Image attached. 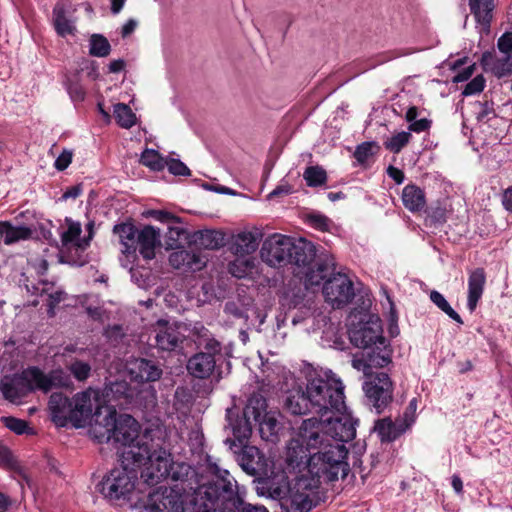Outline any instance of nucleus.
Here are the masks:
<instances>
[{
    "instance_id": "nucleus-63",
    "label": "nucleus",
    "mask_w": 512,
    "mask_h": 512,
    "mask_svg": "<svg viewBox=\"0 0 512 512\" xmlns=\"http://www.w3.org/2000/svg\"><path fill=\"white\" fill-rule=\"evenodd\" d=\"M387 174L397 184L403 183V181L405 179V175H404L403 171L394 166H391V165L387 168Z\"/></svg>"
},
{
    "instance_id": "nucleus-7",
    "label": "nucleus",
    "mask_w": 512,
    "mask_h": 512,
    "mask_svg": "<svg viewBox=\"0 0 512 512\" xmlns=\"http://www.w3.org/2000/svg\"><path fill=\"white\" fill-rule=\"evenodd\" d=\"M311 449L319 450V446H312L308 443V441H304L301 435V427L299 428V432L296 438L290 440L287 445V453H286V463L289 468L293 470H298L301 474L295 478V480L289 484L287 487H275L271 488L270 496L273 499H277L280 501L281 507L285 512H292L289 510V507L285 505V500L291 494V490L294 487L296 481L303 477H312V474L309 472V461L312 455Z\"/></svg>"
},
{
    "instance_id": "nucleus-10",
    "label": "nucleus",
    "mask_w": 512,
    "mask_h": 512,
    "mask_svg": "<svg viewBox=\"0 0 512 512\" xmlns=\"http://www.w3.org/2000/svg\"><path fill=\"white\" fill-rule=\"evenodd\" d=\"M393 382L385 372L369 374L363 382L366 404L377 414L383 413L393 401Z\"/></svg>"
},
{
    "instance_id": "nucleus-32",
    "label": "nucleus",
    "mask_w": 512,
    "mask_h": 512,
    "mask_svg": "<svg viewBox=\"0 0 512 512\" xmlns=\"http://www.w3.org/2000/svg\"><path fill=\"white\" fill-rule=\"evenodd\" d=\"M486 277L482 268H477L470 273L468 279V298L467 306L470 311H474L478 301L482 297Z\"/></svg>"
},
{
    "instance_id": "nucleus-13",
    "label": "nucleus",
    "mask_w": 512,
    "mask_h": 512,
    "mask_svg": "<svg viewBox=\"0 0 512 512\" xmlns=\"http://www.w3.org/2000/svg\"><path fill=\"white\" fill-rule=\"evenodd\" d=\"M189 324L158 320L152 327L155 345L162 351H175L186 339Z\"/></svg>"
},
{
    "instance_id": "nucleus-34",
    "label": "nucleus",
    "mask_w": 512,
    "mask_h": 512,
    "mask_svg": "<svg viewBox=\"0 0 512 512\" xmlns=\"http://www.w3.org/2000/svg\"><path fill=\"white\" fill-rule=\"evenodd\" d=\"M412 423L413 419H411L407 424L397 426L390 420V418H383L375 422L374 431L382 442H391L404 433Z\"/></svg>"
},
{
    "instance_id": "nucleus-41",
    "label": "nucleus",
    "mask_w": 512,
    "mask_h": 512,
    "mask_svg": "<svg viewBox=\"0 0 512 512\" xmlns=\"http://www.w3.org/2000/svg\"><path fill=\"white\" fill-rule=\"evenodd\" d=\"M111 52V45L102 34H92L89 39V54L94 57H107Z\"/></svg>"
},
{
    "instance_id": "nucleus-30",
    "label": "nucleus",
    "mask_w": 512,
    "mask_h": 512,
    "mask_svg": "<svg viewBox=\"0 0 512 512\" xmlns=\"http://www.w3.org/2000/svg\"><path fill=\"white\" fill-rule=\"evenodd\" d=\"M229 273L236 278L253 279L259 274V262L255 257L238 256L228 266Z\"/></svg>"
},
{
    "instance_id": "nucleus-60",
    "label": "nucleus",
    "mask_w": 512,
    "mask_h": 512,
    "mask_svg": "<svg viewBox=\"0 0 512 512\" xmlns=\"http://www.w3.org/2000/svg\"><path fill=\"white\" fill-rule=\"evenodd\" d=\"M311 224L321 230H327L329 227L330 220L321 214H314L310 216Z\"/></svg>"
},
{
    "instance_id": "nucleus-31",
    "label": "nucleus",
    "mask_w": 512,
    "mask_h": 512,
    "mask_svg": "<svg viewBox=\"0 0 512 512\" xmlns=\"http://www.w3.org/2000/svg\"><path fill=\"white\" fill-rule=\"evenodd\" d=\"M258 232L242 231L233 237L232 251L238 256H246L255 252L259 246Z\"/></svg>"
},
{
    "instance_id": "nucleus-3",
    "label": "nucleus",
    "mask_w": 512,
    "mask_h": 512,
    "mask_svg": "<svg viewBox=\"0 0 512 512\" xmlns=\"http://www.w3.org/2000/svg\"><path fill=\"white\" fill-rule=\"evenodd\" d=\"M214 484L203 486L195 498V512H269L264 506L246 503L227 470L216 471Z\"/></svg>"
},
{
    "instance_id": "nucleus-40",
    "label": "nucleus",
    "mask_w": 512,
    "mask_h": 512,
    "mask_svg": "<svg viewBox=\"0 0 512 512\" xmlns=\"http://www.w3.org/2000/svg\"><path fill=\"white\" fill-rule=\"evenodd\" d=\"M53 23L58 35L65 37L73 35L76 27L71 20L66 17L63 5L57 4L53 9Z\"/></svg>"
},
{
    "instance_id": "nucleus-57",
    "label": "nucleus",
    "mask_w": 512,
    "mask_h": 512,
    "mask_svg": "<svg viewBox=\"0 0 512 512\" xmlns=\"http://www.w3.org/2000/svg\"><path fill=\"white\" fill-rule=\"evenodd\" d=\"M292 186L288 182L282 181L275 189L268 194V199H273L279 196L289 195L292 193Z\"/></svg>"
},
{
    "instance_id": "nucleus-46",
    "label": "nucleus",
    "mask_w": 512,
    "mask_h": 512,
    "mask_svg": "<svg viewBox=\"0 0 512 512\" xmlns=\"http://www.w3.org/2000/svg\"><path fill=\"white\" fill-rule=\"evenodd\" d=\"M70 374L78 381L85 382L91 375V365L82 360H74L67 366Z\"/></svg>"
},
{
    "instance_id": "nucleus-56",
    "label": "nucleus",
    "mask_w": 512,
    "mask_h": 512,
    "mask_svg": "<svg viewBox=\"0 0 512 512\" xmlns=\"http://www.w3.org/2000/svg\"><path fill=\"white\" fill-rule=\"evenodd\" d=\"M49 302H48V314L49 316L55 315V307L66 298V293L62 290H57L49 294Z\"/></svg>"
},
{
    "instance_id": "nucleus-15",
    "label": "nucleus",
    "mask_w": 512,
    "mask_h": 512,
    "mask_svg": "<svg viewBox=\"0 0 512 512\" xmlns=\"http://www.w3.org/2000/svg\"><path fill=\"white\" fill-rule=\"evenodd\" d=\"M76 413L74 418H80L82 425L86 423L91 416H96L97 420H103V409L105 410L104 398L100 389L92 387L82 392H78L73 396Z\"/></svg>"
},
{
    "instance_id": "nucleus-20",
    "label": "nucleus",
    "mask_w": 512,
    "mask_h": 512,
    "mask_svg": "<svg viewBox=\"0 0 512 512\" xmlns=\"http://www.w3.org/2000/svg\"><path fill=\"white\" fill-rule=\"evenodd\" d=\"M36 375L38 380V390L44 393L49 392L53 388L73 387L70 375L62 368L53 369L49 373H44L40 368L36 367Z\"/></svg>"
},
{
    "instance_id": "nucleus-6",
    "label": "nucleus",
    "mask_w": 512,
    "mask_h": 512,
    "mask_svg": "<svg viewBox=\"0 0 512 512\" xmlns=\"http://www.w3.org/2000/svg\"><path fill=\"white\" fill-rule=\"evenodd\" d=\"M305 395L314 413L324 417L329 412L346 409L344 385L331 371L311 375L306 384Z\"/></svg>"
},
{
    "instance_id": "nucleus-26",
    "label": "nucleus",
    "mask_w": 512,
    "mask_h": 512,
    "mask_svg": "<svg viewBox=\"0 0 512 512\" xmlns=\"http://www.w3.org/2000/svg\"><path fill=\"white\" fill-rule=\"evenodd\" d=\"M113 232L118 235L121 252L128 258L134 260L137 252V234L138 229L131 223L117 224L113 228Z\"/></svg>"
},
{
    "instance_id": "nucleus-18",
    "label": "nucleus",
    "mask_w": 512,
    "mask_h": 512,
    "mask_svg": "<svg viewBox=\"0 0 512 512\" xmlns=\"http://www.w3.org/2000/svg\"><path fill=\"white\" fill-rule=\"evenodd\" d=\"M189 333L194 343L200 349L199 352L210 353L211 356L220 358L222 356V343L215 338L213 333L201 322L189 324Z\"/></svg>"
},
{
    "instance_id": "nucleus-33",
    "label": "nucleus",
    "mask_w": 512,
    "mask_h": 512,
    "mask_svg": "<svg viewBox=\"0 0 512 512\" xmlns=\"http://www.w3.org/2000/svg\"><path fill=\"white\" fill-rule=\"evenodd\" d=\"M404 207L412 213L421 212L426 206L425 192L415 184H408L402 190Z\"/></svg>"
},
{
    "instance_id": "nucleus-35",
    "label": "nucleus",
    "mask_w": 512,
    "mask_h": 512,
    "mask_svg": "<svg viewBox=\"0 0 512 512\" xmlns=\"http://www.w3.org/2000/svg\"><path fill=\"white\" fill-rule=\"evenodd\" d=\"M193 241L200 248L215 250L225 245L224 234L216 230L198 231L193 236Z\"/></svg>"
},
{
    "instance_id": "nucleus-5",
    "label": "nucleus",
    "mask_w": 512,
    "mask_h": 512,
    "mask_svg": "<svg viewBox=\"0 0 512 512\" xmlns=\"http://www.w3.org/2000/svg\"><path fill=\"white\" fill-rule=\"evenodd\" d=\"M145 447H131L120 454V465L113 468L99 484L101 494L111 502L130 501L136 489L138 469L146 466Z\"/></svg>"
},
{
    "instance_id": "nucleus-23",
    "label": "nucleus",
    "mask_w": 512,
    "mask_h": 512,
    "mask_svg": "<svg viewBox=\"0 0 512 512\" xmlns=\"http://www.w3.org/2000/svg\"><path fill=\"white\" fill-rule=\"evenodd\" d=\"M136 245L144 259L151 260L155 258V249L160 246V230L151 225L138 230Z\"/></svg>"
},
{
    "instance_id": "nucleus-51",
    "label": "nucleus",
    "mask_w": 512,
    "mask_h": 512,
    "mask_svg": "<svg viewBox=\"0 0 512 512\" xmlns=\"http://www.w3.org/2000/svg\"><path fill=\"white\" fill-rule=\"evenodd\" d=\"M374 146L373 142H363L358 145L354 152L355 159L361 164L365 163L373 155L372 150Z\"/></svg>"
},
{
    "instance_id": "nucleus-28",
    "label": "nucleus",
    "mask_w": 512,
    "mask_h": 512,
    "mask_svg": "<svg viewBox=\"0 0 512 512\" xmlns=\"http://www.w3.org/2000/svg\"><path fill=\"white\" fill-rule=\"evenodd\" d=\"M169 263L175 269L183 271H200L206 261L194 252L188 250L174 251L169 256Z\"/></svg>"
},
{
    "instance_id": "nucleus-17",
    "label": "nucleus",
    "mask_w": 512,
    "mask_h": 512,
    "mask_svg": "<svg viewBox=\"0 0 512 512\" xmlns=\"http://www.w3.org/2000/svg\"><path fill=\"white\" fill-rule=\"evenodd\" d=\"M49 410L52 421L59 427L72 423L75 427L83 426L80 418H74L76 413L73 398L70 399L62 393H53L49 398Z\"/></svg>"
},
{
    "instance_id": "nucleus-4",
    "label": "nucleus",
    "mask_w": 512,
    "mask_h": 512,
    "mask_svg": "<svg viewBox=\"0 0 512 512\" xmlns=\"http://www.w3.org/2000/svg\"><path fill=\"white\" fill-rule=\"evenodd\" d=\"M158 429L161 428L157 427L155 429L146 430L142 438L135 443L140 433L139 423L128 414L117 415L116 409L107 408L106 414L103 416V420H97L94 422L90 431L98 442L108 443L113 441L114 443L123 446V451L136 446L145 447L147 453L143 450L142 452L145 454V460H147V456H149V454L154 450V447L151 445V438L155 437L154 435L147 437V435L154 433V431Z\"/></svg>"
},
{
    "instance_id": "nucleus-45",
    "label": "nucleus",
    "mask_w": 512,
    "mask_h": 512,
    "mask_svg": "<svg viewBox=\"0 0 512 512\" xmlns=\"http://www.w3.org/2000/svg\"><path fill=\"white\" fill-rule=\"evenodd\" d=\"M430 300L444 313H446L451 319L459 324H463L460 315L450 306L445 297L438 291H431Z\"/></svg>"
},
{
    "instance_id": "nucleus-16",
    "label": "nucleus",
    "mask_w": 512,
    "mask_h": 512,
    "mask_svg": "<svg viewBox=\"0 0 512 512\" xmlns=\"http://www.w3.org/2000/svg\"><path fill=\"white\" fill-rule=\"evenodd\" d=\"M323 294L333 308H342L355 296L353 282L345 274L334 273L324 283Z\"/></svg>"
},
{
    "instance_id": "nucleus-12",
    "label": "nucleus",
    "mask_w": 512,
    "mask_h": 512,
    "mask_svg": "<svg viewBox=\"0 0 512 512\" xmlns=\"http://www.w3.org/2000/svg\"><path fill=\"white\" fill-rule=\"evenodd\" d=\"M135 508H143L146 512H184V501L175 489L159 487L148 493L147 500L136 503Z\"/></svg>"
},
{
    "instance_id": "nucleus-36",
    "label": "nucleus",
    "mask_w": 512,
    "mask_h": 512,
    "mask_svg": "<svg viewBox=\"0 0 512 512\" xmlns=\"http://www.w3.org/2000/svg\"><path fill=\"white\" fill-rule=\"evenodd\" d=\"M32 235V230L27 226H13L9 222H0V236L6 245H11L20 240H26Z\"/></svg>"
},
{
    "instance_id": "nucleus-14",
    "label": "nucleus",
    "mask_w": 512,
    "mask_h": 512,
    "mask_svg": "<svg viewBox=\"0 0 512 512\" xmlns=\"http://www.w3.org/2000/svg\"><path fill=\"white\" fill-rule=\"evenodd\" d=\"M291 251H293V238L274 233L264 240L260 256L271 267L283 266L291 261Z\"/></svg>"
},
{
    "instance_id": "nucleus-25",
    "label": "nucleus",
    "mask_w": 512,
    "mask_h": 512,
    "mask_svg": "<svg viewBox=\"0 0 512 512\" xmlns=\"http://www.w3.org/2000/svg\"><path fill=\"white\" fill-rule=\"evenodd\" d=\"M351 342L359 348L367 349L377 344H384L380 327L362 326L349 332Z\"/></svg>"
},
{
    "instance_id": "nucleus-22",
    "label": "nucleus",
    "mask_w": 512,
    "mask_h": 512,
    "mask_svg": "<svg viewBox=\"0 0 512 512\" xmlns=\"http://www.w3.org/2000/svg\"><path fill=\"white\" fill-rule=\"evenodd\" d=\"M217 359L210 353L197 352L189 358L187 371L194 378L206 379L214 372Z\"/></svg>"
},
{
    "instance_id": "nucleus-2",
    "label": "nucleus",
    "mask_w": 512,
    "mask_h": 512,
    "mask_svg": "<svg viewBox=\"0 0 512 512\" xmlns=\"http://www.w3.org/2000/svg\"><path fill=\"white\" fill-rule=\"evenodd\" d=\"M151 445L154 450L149 454L146 466L141 472L143 484L152 487L159 484L162 480L170 478L178 483L179 489L184 493L193 492L192 503L195 506L197 492L203 486L214 484L215 481L202 483L203 477L199 475L196 469L185 462H173L171 454L165 447V431L158 429L152 433ZM151 436L148 434L147 437Z\"/></svg>"
},
{
    "instance_id": "nucleus-27",
    "label": "nucleus",
    "mask_w": 512,
    "mask_h": 512,
    "mask_svg": "<svg viewBox=\"0 0 512 512\" xmlns=\"http://www.w3.org/2000/svg\"><path fill=\"white\" fill-rule=\"evenodd\" d=\"M481 65L485 71H490L498 78L512 73V55L498 57L495 52H484Z\"/></svg>"
},
{
    "instance_id": "nucleus-64",
    "label": "nucleus",
    "mask_w": 512,
    "mask_h": 512,
    "mask_svg": "<svg viewBox=\"0 0 512 512\" xmlns=\"http://www.w3.org/2000/svg\"><path fill=\"white\" fill-rule=\"evenodd\" d=\"M502 204L507 211L512 212V185L503 191Z\"/></svg>"
},
{
    "instance_id": "nucleus-21",
    "label": "nucleus",
    "mask_w": 512,
    "mask_h": 512,
    "mask_svg": "<svg viewBox=\"0 0 512 512\" xmlns=\"http://www.w3.org/2000/svg\"><path fill=\"white\" fill-rule=\"evenodd\" d=\"M468 5L480 33H489L496 8L495 0H468Z\"/></svg>"
},
{
    "instance_id": "nucleus-19",
    "label": "nucleus",
    "mask_w": 512,
    "mask_h": 512,
    "mask_svg": "<svg viewBox=\"0 0 512 512\" xmlns=\"http://www.w3.org/2000/svg\"><path fill=\"white\" fill-rule=\"evenodd\" d=\"M104 398L105 410L107 408H114L115 406H123L128 404L133 398V391L128 382L114 381L111 382L101 390Z\"/></svg>"
},
{
    "instance_id": "nucleus-54",
    "label": "nucleus",
    "mask_w": 512,
    "mask_h": 512,
    "mask_svg": "<svg viewBox=\"0 0 512 512\" xmlns=\"http://www.w3.org/2000/svg\"><path fill=\"white\" fill-rule=\"evenodd\" d=\"M351 364L354 369H356L357 371H362L364 373V376L366 378L365 380H368L369 374H376V372L372 370V366H370L368 358L364 359L353 357Z\"/></svg>"
},
{
    "instance_id": "nucleus-53",
    "label": "nucleus",
    "mask_w": 512,
    "mask_h": 512,
    "mask_svg": "<svg viewBox=\"0 0 512 512\" xmlns=\"http://www.w3.org/2000/svg\"><path fill=\"white\" fill-rule=\"evenodd\" d=\"M485 87V80L482 76L478 75L473 78L464 88L462 94L464 96H470L478 94L483 91Z\"/></svg>"
},
{
    "instance_id": "nucleus-9",
    "label": "nucleus",
    "mask_w": 512,
    "mask_h": 512,
    "mask_svg": "<svg viewBox=\"0 0 512 512\" xmlns=\"http://www.w3.org/2000/svg\"><path fill=\"white\" fill-rule=\"evenodd\" d=\"M267 404L261 395H253L249 398L243 415L245 423L243 428L234 427V436L238 439H248L251 433L252 421L259 426V431L263 439L272 440L276 436L279 423L277 419L266 412Z\"/></svg>"
},
{
    "instance_id": "nucleus-37",
    "label": "nucleus",
    "mask_w": 512,
    "mask_h": 512,
    "mask_svg": "<svg viewBox=\"0 0 512 512\" xmlns=\"http://www.w3.org/2000/svg\"><path fill=\"white\" fill-rule=\"evenodd\" d=\"M315 252L310 243L305 241L295 242L293 239V251H291V261L289 263L295 264L299 267L308 266L314 260Z\"/></svg>"
},
{
    "instance_id": "nucleus-52",
    "label": "nucleus",
    "mask_w": 512,
    "mask_h": 512,
    "mask_svg": "<svg viewBox=\"0 0 512 512\" xmlns=\"http://www.w3.org/2000/svg\"><path fill=\"white\" fill-rule=\"evenodd\" d=\"M186 234L185 230L182 227H169L168 232L166 234L167 237V245L174 249L180 245V240Z\"/></svg>"
},
{
    "instance_id": "nucleus-50",
    "label": "nucleus",
    "mask_w": 512,
    "mask_h": 512,
    "mask_svg": "<svg viewBox=\"0 0 512 512\" xmlns=\"http://www.w3.org/2000/svg\"><path fill=\"white\" fill-rule=\"evenodd\" d=\"M165 167L175 176H190V169L179 159H166Z\"/></svg>"
},
{
    "instance_id": "nucleus-11",
    "label": "nucleus",
    "mask_w": 512,
    "mask_h": 512,
    "mask_svg": "<svg viewBox=\"0 0 512 512\" xmlns=\"http://www.w3.org/2000/svg\"><path fill=\"white\" fill-rule=\"evenodd\" d=\"M36 390H38L36 366L28 367L12 376H5L0 382L1 393L10 402H16Z\"/></svg>"
},
{
    "instance_id": "nucleus-55",
    "label": "nucleus",
    "mask_w": 512,
    "mask_h": 512,
    "mask_svg": "<svg viewBox=\"0 0 512 512\" xmlns=\"http://www.w3.org/2000/svg\"><path fill=\"white\" fill-rule=\"evenodd\" d=\"M497 47L503 55H512V32H505L498 39Z\"/></svg>"
},
{
    "instance_id": "nucleus-48",
    "label": "nucleus",
    "mask_w": 512,
    "mask_h": 512,
    "mask_svg": "<svg viewBox=\"0 0 512 512\" xmlns=\"http://www.w3.org/2000/svg\"><path fill=\"white\" fill-rule=\"evenodd\" d=\"M1 421L9 430L15 432L16 434H33V430L28 427V423L25 420L7 416L2 417Z\"/></svg>"
},
{
    "instance_id": "nucleus-49",
    "label": "nucleus",
    "mask_w": 512,
    "mask_h": 512,
    "mask_svg": "<svg viewBox=\"0 0 512 512\" xmlns=\"http://www.w3.org/2000/svg\"><path fill=\"white\" fill-rule=\"evenodd\" d=\"M474 108L479 121L487 122L494 115L492 103L488 101L476 102Z\"/></svg>"
},
{
    "instance_id": "nucleus-59",
    "label": "nucleus",
    "mask_w": 512,
    "mask_h": 512,
    "mask_svg": "<svg viewBox=\"0 0 512 512\" xmlns=\"http://www.w3.org/2000/svg\"><path fill=\"white\" fill-rule=\"evenodd\" d=\"M430 126L431 121L427 118H422L419 120H414L412 123H410L409 130L416 133H421L428 130Z\"/></svg>"
},
{
    "instance_id": "nucleus-42",
    "label": "nucleus",
    "mask_w": 512,
    "mask_h": 512,
    "mask_svg": "<svg viewBox=\"0 0 512 512\" xmlns=\"http://www.w3.org/2000/svg\"><path fill=\"white\" fill-rule=\"evenodd\" d=\"M113 113L117 124L122 128L129 129L136 123V115L131 108L124 103L114 105Z\"/></svg>"
},
{
    "instance_id": "nucleus-62",
    "label": "nucleus",
    "mask_w": 512,
    "mask_h": 512,
    "mask_svg": "<svg viewBox=\"0 0 512 512\" xmlns=\"http://www.w3.org/2000/svg\"><path fill=\"white\" fill-rule=\"evenodd\" d=\"M83 192V188L81 184L74 185L72 187L67 188V190L63 193L62 199H76L79 197Z\"/></svg>"
},
{
    "instance_id": "nucleus-43",
    "label": "nucleus",
    "mask_w": 512,
    "mask_h": 512,
    "mask_svg": "<svg viewBox=\"0 0 512 512\" xmlns=\"http://www.w3.org/2000/svg\"><path fill=\"white\" fill-rule=\"evenodd\" d=\"M140 163L153 171H161L165 168L166 159L154 149H145L141 154Z\"/></svg>"
},
{
    "instance_id": "nucleus-44",
    "label": "nucleus",
    "mask_w": 512,
    "mask_h": 512,
    "mask_svg": "<svg viewBox=\"0 0 512 512\" xmlns=\"http://www.w3.org/2000/svg\"><path fill=\"white\" fill-rule=\"evenodd\" d=\"M304 180L309 187L322 186L327 181L326 171L320 166H309L303 173Z\"/></svg>"
},
{
    "instance_id": "nucleus-29",
    "label": "nucleus",
    "mask_w": 512,
    "mask_h": 512,
    "mask_svg": "<svg viewBox=\"0 0 512 512\" xmlns=\"http://www.w3.org/2000/svg\"><path fill=\"white\" fill-rule=\"evenodd\" d=\"M334 263L332 259H320L308 267L305 273V284L309 286H319L330 274H334Z\"/></svg>"
},
{
    "instance_id": "nucleus-38",
    "label": "nucleus",
    "mask_w": 512,
    "mask_h": 512,
    "mask_svg": "<svg viewBox=\"0 0 512 512\" xmlns=\"http://www.w3.org/2000/svg\"><path fill=\"white\" fill-rule=\"evenodd\" d=\"M286 409L294 415H302L308 412H314L311 408L310 401L304 391H296L291 393L285 400Z\"/></svg>"
},
{
    "instance_id": "nucleus-39",
    "label": "nucleus",
    "mask_w": 512,
    "mask_h": 512,
    "mask_svg": "<svg viewBox=\"0 0 512 512\" xmlns=\"http://www.w3.org/2000/svg\"><path fill=\"white\" fill-rule=\"evenodd\" d=\"M367 358L372 369L383 368L391 363L392 350L386 345V342L384 344H377L370 347Z\"/></svg>"
},
{
    "instance_id": "nucleus-47",
    "label": "nucleus",
    "mask_w": 512,
    "mask_h": 512,
    "mask_svg": "<svg viewBox=\"0 0 512 512\" xmlns=\"http://www.w3.org/2000/svg\"><path fill=\"white\" fill-rule=\"evenodd\" d=\"M410 132L402 131L393 135L385 142V148L393 153H399L410 141Z\"/></svg>"
},
{
    "instance_id": "nucleus-24",
    "label": "nucleus",
    "mask_w": 512,
    "mask_h": 512,
    "mask_svg": "<svg viewBox=\"0 0 512 512\" xmlns=\"http://www.w3.org/2000/svg\"><path fill=\"white\" fill-rule=\"evenodd\" d=\"M130 374L139 382H154L161 378L162 369L155 361L140 358L131 363Z\"/></svg>"
},
{
    "instance_id": "nucleus-1",
    "label": "nucleus",
    "mask_w": 512,
    "mask_h": 512,
    "mask_svg": "<svg viewBox=\"0 0 512 512\" xmlns=\"http://www.w3.org/2000/svg\"><path fill=\"white\" fill-rule=\"evenodd\" d=\"M352 416L345 410L329 412L328 415L317 419L315 417L303 420L301 435L304 441L319 450L311 456L308 470L312 477L299 478L285 500V505L292 512H308L312 508L311 495L319 488L322 481L332 482L347 476L349 464L346 461L348 450L346 442L356 436Z\"/></svg>"
},
{
    "instance_id": "nucleus-58",
    "label": "nucleus",
    "mask_w": 512,
    "mask_h": 512,
    "mask_svg": "<svg viewBox=\"0 0 512 512\" xmlns=\"http://www.w3.org/2000/svg\"><path fill=\"white\" fill-rule=\"evenodd\" d=\"M72 161V152L64 150L55 161V168L59 171L65 170Z\"/></svg>"
},
{
    "instance_id": "nucleus-61",
    "label": "nucleus",
    "mask_w": 512,
    "mask_h": 512,
    "mask_svg": "<svg viewBox=\"0 0 512 512\" xmlns=\"http://www.w3.org/2000/svg\"><path fill=\"white\" fill-rule=\"evenodd\" d=\"M151 216L160 221V222H177L178 218L172 215L171 213L163 210H153L151 211Z\"/></svg>"
},
{
    "instance_id": "nucleus-8",
    "label": "nucleus",
    "mask_w": 512,
    "mask_h": 512,
    "mask_svg": "<svg viewBox=\"0 0 512 512\" xmlns=\"http://www.w3.org/2000/svg\"><path fill=\"white\" fill-rule=\"evenodd\" d=\"M93 223L88 224L89 235L81 238L82 226L78 221L66 217L64 224L59 227L61 261L75 266H83L87 263L84 254L92 239Z\"/></svg>"
}]
</instances>
